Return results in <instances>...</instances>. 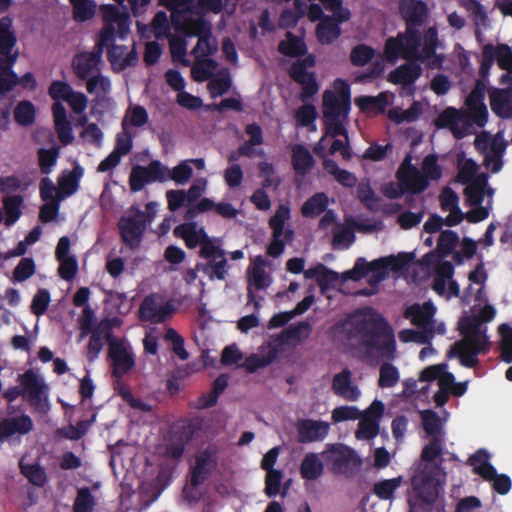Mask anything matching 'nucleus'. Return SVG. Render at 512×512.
I'll use <instances>...</instances> for the list:
<instances>
[{
  "label": "nucleus",
  "instance_id": "1",
  "mask_svg": "<svg viewBox=\"0 0 512 512\" xmlns=\"http://www.w3.org/2000/svg\"><path fill=\"white\" fill-rule=\"evenodd\" d=\"M424 430L431 437L424 447L421 462L413 476V497L410 499L411 512H443L441 497L446 482V473L439 465L444 438L443 423L431 410L421 412Z\"/></svg>",
  "mask_w": 512,
  "mask_h": 512
},
{
  "label": "nucleus",
  "instance_id": "2",
  "mask_svg": "<svg viewBox=\"0 0 512 512\" xmlns=\"http://www.w3.org/2000/svg\"><path fill=\"white\" fill-rule=\"evenodd\" d=\"M400 12L407 22V30L405 34L387 40L384 51L385 58L395 61L398 57H403L407 60L424 62L432 69L440 68L444 56L435 52L438 44L436 29H428L422 43L414 27L422 21L426 14L425 3L418 0H402Z\"/></svg>",
  "mask_w": 512,
  "mask_h": 512
},
{
  "label": "nucleus",
  "instance_id": "3",
  "mask_svg": "<svg viewBox=\"0 0 512 512\" xmlns=\"http://www.w3.org/2000/svg\"><path fill=\"white\" fill-rule=\"evenodd\" d=\"M351 95L349 85L337 79L333 88L323 95V121L325 133L315 145L314 151L324 159L340 152L344 159L351 156L346 126L349 122Z\"/></svg>",
  "mask_w": 512,
  "mask_h": 512
},
{
  "label": "nucleus",
  "instance_id": "4",
  "mask_svg": "<svg viewBox=\"0 0 512 512\" xmlns=\"http://www.w3.org/2000/svg\"><path fill=\"white\" fill-rule=\"evenodd\" d=\"M347 338L359 345L367 355L393 359L396 354L394 331L389 323L372 309L352 314L342 325Z\"/></svg>",
  "mask_w": 512,
  "mask_h": 512
},
{
  "label": "nucleus",
  "instance_id": "5",
  "mask_svg": "<svg viewBox=\"0 0 512 512\" xmlns=\"http://www.w3.org/2000/svg\"><path fill=\"white\" fill-rule=\"evenodd\" d=\"M495 316L496 309L492 305H474L471 313L460 319L462 339L450 347L447 356L457 358L465 367H474L478 363V355L486 353L490 348L485 323L492 321Z\"/></svg>",
  "mask_w": 512,
  "mask_h": 512
},
{
  "label": "nucleus",
  "instance_id": "6",
  "mask_svg": "<svg viewBox=\"0 0 512 512\" xmlns=\"http://www.w3.org/2000/svg\"><path fill=\"white\" fill-rule=\"evenodd\" d=\"M416 255L413 252H399L384 257H380L371 262L364 258H358L352 269L341 275L342 281L360 280L368 276V282L371 288L358 292L360 295L369 296L376 292L377 285L385 280L389 273L396 276L403 274L413 263Z\"/></svg>",
  "mask_w": 512,
  "mask_h": 512
},
{
  "label": "nucleus",
  "instance_id": "7",
  "mask_svg": "<svg viewBox=\"0 0 512 512\" xmlns=\"http://www.w3.org/2000/svg\"><path fill=\"white\" fill-rule=\"evenodd\" d=\"M458 181L466 184L465 195L472 209L466 218L470 222H479L486 219L492 208L493 189L487 186V176L478 172L479 167L475 161L465 154L458 157Z\"/></svg>",
  "mask_w": 512,
  "mask_h": 512
},
{
  "label": "nucleus",
  "instance_id": "8",
  "mask_svg": "<svg viewBox=\"0 0 512 512\" xmlns=\"http://www.w3.org/2000/svg\"><path fill=\"white\" fill-rule=\"evenodd\" d=\"M437 307L432 301L414 303L404 310L403 316L417 329L407 328L399 332V340L403 343L426 344L436 335L446 332V325L435 318Z\"/></svg>",
  "mask_w": 512,
  "mask_h": 512
},
{
  "label": "nucleus",
  "instance_id": "9",
  "mask_svg": "<svg viewBox=\"0 0 512 512\" xmlns=\"http://www.w3.org/2000/svg\"><path fill=\"white\" fill-rule=\"evenodd\" d=\"M411 161V156L407 155L398 169L399 187L391 184L384 188V193L388 197L397 198L404 192L420 193L428 187L430 180H438L442 175L434 155H427L424 158L421 170L413 166Z\"/></svg>",
  "mask_w": 512,
  "mask_h": 512
},
{
  "label": "nucleus",
  "instance_id": "10",
  "mask_svg": "<svg viewBox=\"0 0 512 512\" xmlns=\"http://www.w3.org/2000/svg\"><path fill=\"white\" fill-rule=\"evenodd\" d=\"M171 12L174 25H184L192 33L209 29V22L203 19L207 13L219 14L224 7L223 0H160Z\"/></svg>",
  "mask_w": 512,
  "mask_h": 512
},
{
  "label": "nucleus",
  "instance_id": "11",
  "mask_svg": "<svg viewBox=\"0 0 512 512\" xmlns=\"http://www.w3.org/2000/svg\"><path fill=\"white\" fill-rule=\"evenodd\" d=\"M325 9L332 13V16L322 18L323 12L318 4L307 6L301 0H294V5L298 14L307 13L311 21L320 20L316 28L318 40L322 44H330L341 34L339 25L350 19V11L341 5L340 0H321Z\"/></svg>",
  "mask_w": 512,
  "mask_h": 512
},
{
  "label": "nucleus",
  "instance_id": "12",
  "mask_svg": "<svg viewBox=\"0 0 512 512\" xmlns=\"http://www.w3.org/2000/svg\"><path fill=\"white\" fill-rule=\"evenodd\" d=\"M11 24L9 18L0 21V93L12 89L17 84L25 89L34 90L37 83L33 74L26 73L18 78L11 69L18 57V52L14 50L16 39L11 32Z\"/></svg>",
  "mask_w": 512,
  "mask_h": 512
},
{
  "label": "nucleus",
  "instance_id": "13",
  "mask_svg": "<svg viewBox=\"0 0 512 512\" xmlns=\"http://www.w3.org/2000/svg\"><path fill=\"white\" fill-rule=\"evenodd\" d=\"M484 81H478L466 99V112L457 115L451 132L457 138H462L471 133L472 125L484 126L488 118V110L484 104Z\"/></svg>",
  "mask_w": 512,
  "mask_h": 512
},
{
  "label": "nucleus",
  "instance_id": "14",
  "mask_svg": "<svg viewBox=\"0 0 512 512\" xmlns=\"http://www.w3.org/2000/svg\"><path fill=\"white\" fill-rule=\"evenodd\" d=\"M177 30L186 36H197L198 42L192 53L194 55V64L191 72L196 81L202 82L208 79L212 71L217 67V63L211 60L210 56L217 51V42L211 36V26L207 31L201 33H192L184 25H174Z\"/></svg>",
  "mask_w": 512,
  "mask_h": 512
},
{
  "label": "nucleus",
  "instance_id": "15",
  "mask_svg": "<svg viewBox=\"0 0 512 512\" xmlns=\"http://www.w3.org/2000/svg\"><path fill=\"white\" fill-rule=\"evenodd\" d=\"M420 381L436 382L438 390L433 396L436 406H443L450 395L462 396L467 391L468 381L456 383L455 377L448 371L447 364L432 365L424 369Z\"/></svg>",
  "mask_w": 512,
  "mask_h": 512
},
{
  "label": "nucleus",
  "instance_id": "16",
  "mask_svg": "<svg viewBox=\"0 0 512 512\" xmlns=\"http://www.w3.org/2000/svg\"><path fill=\"white\" fill-rule=\"evenodd\" d=\"M101 11L104 27L97 43L104 47L110 45L117 38L125 39L130 31L129 15L126 12H120L114 5H104Z\"/></svg>",
  "mask_w": 512,
  "mask_h": 512
},
{
  "label": "nucleus",
  "instance_id": "17",
  "mask_svg": "<svg viewBox=\"0 0 512 512\" xmlns=\"http://www.w3.org/2000/svg\"><path fill=\"white\" fill-rule=\"evenodd\" d=\"M497 62L498 66L505 70L500 83L502 85L512 83V50L504 44L492 45L487 44L482 50V60L480 65V74L483 79L488 77L493 63Z\"/></svg>",
  "mask_w": 512,
  "mask_h": 512
},
{
  "label": "nucleus",
  "instance_id": "18",
  "mask_svg": "<svg viewBox=\"0 0 512 512\" xmlns=\"http://www.w3.org/2000/svg\"><path fill=\"white\" fill-rule=\"evenodd\" d=\"M18 382L22 395L38 411L46 413L50 409L48 386L44 378L33 370L19 375Z\"/></svg>",
  "mask_w": 512,
  "mask_h": 512
},
{
  "label": "nucleus",
  "instance_id": "19",
  "mask_svg": "<svg viewBox=\"0 0 512 512\" xmlns=\"http://www.w3.org/2000/svg\"><path fill=\"white\" fill-rule=\"evenodd\" d=\"M476 148L485 154L484 164L487 169L493 173H497L502 169L504 155L507 148L503 133L499 131L494 136L487 132H483L475 139Z\"/></svg>",
  "mask_w": 512,
  "mask_h": 512
},
{
  "label": "nucleus",
  "instance_id": "20",
  "mask_svg": "<svg viewBox=\"0 0 512 512\" xmlns=\"http://www.w3.org/2000/svg\"><path fill=\"white\" fill-rule=\"evenodd\" d=\"M290 209L286 205H280L271 217L269 225L272 229L273 239L268 246V254L272 257L280 256L285 248V243L292 240L293 231L289 226Z\"/></svg>",
  "mask_w": 512,
  "mask_h": 512
},
{
  "label": "nucleus",
  "instance_id": "21",
  "mask_svg": "<svg viewBox=\"0 0 512 512\" xmlns=\"http://www.w3.org/2000/svg\"><path fill=\"white\" fill-rule=\"evenodd\" d=\"M103 48L97 43L92 51H82L74 55L71 67L77 78L85 81L101 71Z\"/></svg>",
  "mask_w": 512,
  "mask_h": 512
},
{
  "label": "nucleus",
  "instance_id": "22",
  "mask_svg": "<svg viewBox=\"0 0 512 512\" xmlns=\"http://www.w3.org/2000/svg\"><path fill=\"white\" fill-rule=\"evenodd\" d=\"M200 254L202 257L209 259L205 266V271L210 278L224 279L227 274V260L225 252L221 249L219 240L210 239L209 237L201 244Z\"/></svg>",
  "mask_w": 512,
  "mask_h": 512
},
{
  "label": "nucleus",
  "instance_id": "23",
  "mask_svg": "<svg viewBox=\"0 0 512 512\" xmlns=\"http://www.w3.org/2000/svg\"><path fill=\"white\" fill-rule=\"evenodd\" d=\"M321 455L326 465L334 472H346L360 463L355 451L344 444L327 445Z\"/></svg>",
  "mask_w": 512,
  "mask_h": 512
},
{
  "label": "nucleus",
  "instance_id": "24",
  "mask_svg": "<svg viewBox=\"0 0 512 512\" xmlns=\"http://www.w3.org/2000/svg\"><path fill=\"white\" fill-rule=\"evenodd\" d=\"M108 354L112 362L113 372L121 377L128 373L135 364L134 353L131 345L123 339H109Z\"/></svg>",
  "mask_w": 512,
  "mask_h": 512
},
{
  "label": "nucleus",
  "instance_id": "25",
  "mask_svg": "<svg viewBox=\"0 0 512 512\" xmlns=\"http://www.w3.org/2000/svg\"><path fill=\"white\" fill-rule=\"evenodd\" d=\"M167 181L166 166L159 161H152L148 166L133 167L129 183L132 191L137 192L144 188L148 183Z\"/></svg>",
  "mask_w": 512,
  "mask_h": 512
},
{
  "label": "nucleus",
  "instance_id": "26",
  "mask_svg": "<svg viewBox=\"0 0 512 512\" xmlns=\"http://www.w3.org/2000/svg\"><path fill=\"white\" fill-rule=\"evenodd\" d=\"M284 351L285 349L281 342H279L276 336H272L265 344L259 347L256 353L247 357L242 366L248 372H255L260 368L268 366Z\"/></svg>",
  "mask_w": 512,
  "mask_h": 512
},
{
  "label": "nucleus",
  "instance_id": "27",
  "mask_svg": "<svg viewBox=\"0 0 512 512\" xmlns=\"http://www.w3.org/2000/svg\"><path fill=\"white\" fill-rule=\"evenodd\" d=\"M384 413V404L374 400L371 405L362 412L355 436L358 440H371L378 435L379 423Z\"/></svg>",
  "mask_w": 512,
  "mask_h": 512
},
{
  "label": "nucleus",
  "instance_id": "28",
  "mask_svg": "<svg viewBox=\"0 0 512 512\" xmlns=\"http://www.w3.org/2000/svg\"><path fill=\"white\" fill-rule=\"evenodd\" d=\"M207 185L206 179H198L188 190H168L166 192L168 208L171 211H176L182 207L192 208V204L206 192Z\"/></svg>",
  "mask_w": 512,
  "mask_h": 512
},
{
  "label": "nucleus",
  "instance_id": "29",
  "mask_svg": "<svg viewBox=\"0 0 512 512\" xmlns=\"http://www.w3.org/2000/svg\"><path fill=\"white\" fill-rule=\"evenodd\" d=\"M428 272L435 273L433 289L437 294L447 299L458 296V284L452 279L453 266L450 262H443L441 264H431L425 266Z\"/></svg>",
  "mask_w": 512,
  "mask_h": 512
},
{
  "label": "nucleus",
  "instance_id": "30",
  "mask_svg": "<svg viewBox=\"0 0 512 512\" xmlns=\"http://www.w3.org/2000/svg\"><path fill=\"white\" fill-rule=\"evenodd\" d=\"M49 94L56 102H60V100L67 102L75 114H81L87 108L86 95L75 91L66 82L54 81L49 88Z\"/></svg>",
  "mask_w": 512,
  "mask_h": 512
},
{
  "label": "nucleus",
  "instance_id": "31",
  "mask_svg": "<svg viewBox=\"0 0 512 512\" xmlns=\"http://www.w3.org/2000/svg\"><path fill=\"white\" fill-rule=\"evenodd\" d=\"M269 263L262 257L257 256L247 268L248 296L253 300L254 291L268 288L272 282L270 271L267 270Z\"/></svg>",
  "mask_w": 512,
  "mask_h": 512
},
{
  "label": "nucleus",
  "instance_id": "32",
  "mask_svg": "<svg viewBox=\"0 0 512 512\" xmlns=\"http://www.w3.org/2000/svg\"><path fill=\"white\" fill-rule=\"evenodd\" d=\"M122 238L131 248L139 246L145 230L144 213L139 209L131 210L119 223Z\"/></svg>",
  "mask_w": 512,
  "mask_h": 512
},
{
  "label": "nucleus",
  "instance_id": "33",
  "mask_svg": "<svg viewBox=\"0 0 512 512\" xmlns=\"http://www.w3.org/2000/svg\"><path fill=\"white\" fill-rule=\"evenodd\" d=\"M459 242L458 235L450 230H444L441 232L438 238V244L436 251L426 254L421 264L423 266H430L431 264H441L447 262L444 257L451 254L456 245Z\"/></svg>",
  "mask_w": 512,
  "mask_h": 512
},
{
  "label": "nucleus",
  "instance_id": "34",
  "mask_svg": "<svg viewBox=\"0 0 512 512\" xmlns=\"http://www.w3.org/2000/svg\"><path fill=\"white\" fill-rule=\"evenodd\" d=\"M171 313V305L156 294L146 297L140 307L141 318L153 323L163 321Z\"/></svg>",
  "mask_w": 512,
  "mask_h": 512
},
{
  "label": "nucleus",
  "instance_id": "35",
  "mask_svg": "<svg viewBox=\"0 0 512 512\" xmlns=\"http://www.w3.org/2000/svg\"><path fill=\"white\" fill-rule=\"evenodd\" d=\"M314 63V57L309 56L303 63H295L290 69L291 77L303 88L302 98L310 97L318 91L314 74L306 70L307 66L312 67Z\"/></svg>",
  "mask_w": 512,
  "mask_h": 512
},
{
  "label": "nucleus",
  "instance_id": "36",
  "mask_svg": "<svg viewBox=\"0 0 512 512\" xmlns=\"http://www.w3.org/2000/svg\"><path fill=\"white\" fill-rule=\"evenodd\" d=\"M332 390L337 396L347 401H358L361 397V390L351 381V372L347 369L333 377Z\"/></svg>",
  "mask_w": 512,
  "mask_h": 512
},
{
  "label": "nucleus",
  "instance_id": "37",
  "mask_svg": "<svg viewBox=\"0 0 512 512\" xmlns=\"http://www.w3.org/2000/svg\"><path fill=\"white\" fill-rule=\"evenodd\" d=\"M33 421L26 414L0 419V434L9 438L14 435H26L33 429Z\"/></svg>",
  "mask_w": 512,
  "mask_h": 512
},
{
  "label": "nucleus",
  "instance_id": "38",
  "mask_svg": "<svg viewBox=\"0 0 512 512\" xmlns=\"http://www.w3.org/2000/svg\"><path fill=\"white\" fill-rule=\"evenodd\" d=\"M330 430V425L324 421L317 420H302L298 423V437L299 441L314 442L323 440Z\"/></svg>",
  "mask_w": 512,
  "mask_h": 512
},
{
  "label": "nucleus",
  "instance_id": "39",
  "mask_svg": "<svg viewBox=\"0 0 512 512\" xmlns=\"http://www.w3.org/2000/svg\"><path fill=\"white\" fill-rule=\"evenodd\" d=\"M108 59L114 71L120 72L133 66L138 61L134 48L128 49L121 45H112L108 50Z\"/></svg>",
  "mask_w": 512,
  "mask_h": 512
},
{
  "label": "nucleus",
  "instance_id": "40",
  "mask_svg": "<svg viewBox=\"0 0 512 512\" xmlns=\"http://www.w3.org/2000/svg\"><path fill=\"white\" fill-rule=\"evenodd\" d=\"M440 204L443 212H447L445 217L446 226H455L464 219V214L458 207V196L451 190L445 189L440 195Z\"/></svg>",
  "mask_w": 512,
  "mask_h": 512
},
{
  "label": "nucleus",
  "instance_id": "41",
  "mask_svg": "<svg viewBox=\"0 0 512 512\" xmlns=\"http://www.w3.org/2000/svg\"><path fill=\"white\" fill-rule=\"evenodd\" d=\"M55 129L59 140L64 144H70L74 140V134L70 122L67 120L66 109L61 102H55L52 107Z\"/></svg>",
  "mask_w": 512,
  "mask_h": 512
},
{
  "label": "nucleus",
  "instance_id": "42",
  "mask_svg": "<svg viewBox=\"0 0 512 512\" xmlns=\"http://www.w3.org/2000/svg\"><path fill=\"white\" fill-rule=\"evenodd\" d=\"M174 234L182 238L189 248L201 245L208 237L204 227L195 222H186L174 229Z\"/></svg>",
  "mask_w": 512,
  "mask_h": 512
},
{
  "label": "nucleus",
  "instance_id": "43",
  "mask_svg": "<svg viewBox=\"0 0 512 512\" xmlns=\"http://www.w3.org/2000/svg\"><path fill=\"white\" fill-rule=\"evenodd\" d=\"M85 87L89 94L93 95L97 101L109 100L112 91L111 80L100 72L85 80Z\"/></svg>",
  "mask_w": 512,
  "mask_h": 512
},
{
  "label": "nucleus",
  "instance_id": "44",
  "mask_svg": "<svg viewBox=\"0 0 512 512\" xmlns=\"http://www.w3.org/2000/svg\"><path fill=\"white\" fill-rule=\"evenodd\" d=\"M304 275L307 279H315L323 292L334 287L340 279L338 273L328 269L322 264L305 270Z\"/></svg>",
  "mask_w": 512,
  "mask_h": 512
},
{
  "label": "nucleus",
  "instance_id": "45",
  "mask_svg": "<svg viewBox=\"0 0 512 512\" xmlns=\"http://www.w3.org/2000/svg\"><path fill=\"white\" fill-rule=\"evenodd\" d=\"M309 333L310 325L308 323H300L298 325L290 326L276 337L286 350L287 348L298 345L308 337Z\"/></svg>",
  "mask_w": 512,
  "mask_h": 512
},
{
  "label": "nucleus",
  "instance_id": "46",
  "mask_svg": "<svg viewBox=\"0 0 512 512\" xmlns=\"http://www.w3.org/2000/svg\"><path fill=\"white\" fill-rule=\"evenodd\" d=\"M215 459L211 452L204 451L197 455L194 466L192 467L191 481L193 485H199L207 477L208 473L214 468Z\"/></svg>",
  "mask_w": 512,
  "mask_h": 512
},
{
  "label": "nucleus",
  "instance_id": "47",
  "mask_svg": "<svg viewBox=\"0 0 512 512\" xmlns=\"http://www.w3.org/2000/svg\"><path fill=\"white\" fill-rule=\"evenodd\" d=\"M492 111L502 118L512 116V90H495L490 95Z\"/></svg>",
  "mask_w": 512,
  "mask_h": 512
},
{
  "label": "nucleus",
  "instance_id": "48",
  "mask_svg": "<svg viewBox=\"0 0 512 512\" xmlns=\"http://www.w3.org/2000/svg\"><path fill=\"white\" fill-rule=\"evenodd\" d=\"M208 79L210 80L208 90L213 98L222 96L231 86L230 74L225 68L217 69L216 67Z\"/></svg>",
  "mask_w": 512,
  "mask_h": 512
},
{
  "label": "nucleus",
  "instance_id": "49",
  "mask_svg": "<svg viewBox=\"0 0 512 512\" xmlns=\"http://www.w3.org/2000/svg\"><path fill=\"white\" fill-rule=\"evenodd\" d=\"M421 67L416 63H407L389 74V80L395 84L410 85L421 75Z\"/></svg>",
  "mask_w": 512,
  "mask_h": 512
},
{
  "label": "nucleus",
  "instance_id": "50",
  "mask_svg": "<svg viewBox=\"0 0 512 512\" xmlns=\"http://www.w3.org/2000/svg\"><path fill=\"white\" fill-rule=\"evenodd\" d=\"M292 165L298 175L307 174L314 165L310 151L302 145L292 146Z\"/></svg>",
  "mask_w": 512,
  "mask_h": 512
},
{
  "label": "nucleus",
  "instance_id": "51",
  "mask_svg": "<svg viewBox=\"0 0 512 512\" xmlns=\"http://www.w3.org/2000/svg\"><path fill=\"white\" fill-rule=\"evenodd\" d=\"M323 458L316 453H307L302 460L300 473L304 479L316 480L323 473Z\"/></svg>",
  "mask_w": 512,
  "mask_h": 512
},
{
  "label": "nucleus",
  "instance_id": "52",
  "mask_svg": "<svg viewBox=\"0 0 512 512\" xmlns=\"http://www.w3.org/2000/svg\"><path fill=\"white\" fill-rule=\"evenodd\" d=\"M490 455L486 450H478L469 459L473 471L480 475L484 480L490 479L495 472V468L489 462Z\"/></svg>",
  "mask_w": 512,
  "mask_h": 512
},
{
  "label": "nucleus",
  "instance_id": "53",
  "mask_svg": "<svg viewBox=\"0 0 512 512\" xmlns=\"http://www.w3.org/2000/svg\"><path fill=\"white\" fill-rule=\"evenodd\" d=\"M487 280V273L483 265H478L474 270L468 274L469 286L467 288L470 295L475 294L476 300L482 299V292L485 282Z\"/></svg>",
  "mask_w": 512,
  "mask_h": 512
},
{
  "label": "nucleus",
  "instance_id": "54",
  "mask_svg": "<svg viewBox=\"0 0 512 512\" xmlns=\"http://www.w3.org/2000/svg\"><path fill=\"white\" fill-rule=\"evenodd\" d=\"M148 121V114L141 106H131L124 116L122 126L123 130L130 131L132 127H141Z\"/></svg>",
  "mask_w": 512,
  "mask_h": 512
},
{
  "label": "nucleus",
  "instance_id": "55",
  "mask_svg": "<svg viewBox=\"0 0 512 512\" xmlns=\"http://www.w3.org/2000/svg\"><path fill=\"white\" fill-rule=\"evenodd\" d=\"M422 104L414 102L408 109L402 110L395 108L389 111V118L395 123L413 122L419 118L422 113Z\"/></svg>",
  "mask_w": 512,
  "mask_h": 512
},
{
  "label": "nucleus",
  "instance_id": "56",
  "mask_svg": "<svg viewBox=\"0 0 512 512\" xmlns=\"http://www.w3.org/2000/svg\"><path fill=\"white\" fill-rule=\"evenodd\" d=\"M323 167L327 173L334 176V178L343 186L353 187L357 182L356 177L352 173L340 169L338 165L330 159H324Z\"/></svg>",
  "mask_w": 512,
  "mask_h": 512
},
{
  "label": "nucleus",
  "instance_id": "57",
  "mask_svg": "<svg viewBox=\"0 0 512 512\" xmlns=\"http://www.w3.org/2000/svg\"><path fill=\"white\" fill-rule=\"evenodd\" d=\"M328 197L324 193H317L310 197L302 206V214L305 217H315L322 213L328 206Z\"/></svg>",
  "mask_w": 512,
  "mask_h": 512
},
{
  "label": "nucleus",
  "instance_id": "58",
  "mask_svg": "<svg viewBox=\"0 0 512 512\" xmlns=\"http://www.w3.org/2000/svg\"><path fill=\"white\" fill-rule=\"evenodd\" d=\"M167 172V180H173L175 183L179 185L186 184L193 174V168L190 165L189 160L181 161L177 166L173 169H169L166 167Z\"/></svg>",
  "mask_w": 512,
  "mask_h": 512
},
{
  "label": "nucleus",
  "instance_id": "59",
  "mask_svg": "<svg viewBox=\"0 0 512 512\" xmlns=\"http://www.w3.org/2000/svg\"><path fill=\"white\" fill-rule=\"evenodd\" d=\"M60 151L57 146L41 148L38 151L39 166L44 174H49L57 163Z\"/></svg>",
  "mask_w": 512,
  "mask_h": 512
},
{
  "label": "nucleus",
  "instance_id": "60",
  "mask_svg": "<svg viewBox=\"0 0 512 512\" xmlns=\"http://www.w3.org/2000/svg\"><path fill=\"white\" fill-rule=\"evenodd\" d=\"M20 468L23 475L36 486H43L46 483V474L38 464H26L24 459L20 461Z\"/></svg>",
  "mask_w": 512,
  "mask_h": 512
},
{
  "label": "nucleus",
  "instance_id": "61",
  "mask_svg": "<svg viewBox=\"0 0 512 512\" xmlns=\"http://www.w3.org/2000/svg\"><path fill=\"white\" fill-rule=\"evenodd\" d=\"M500 335L501 358L506 363L512 362V328L507 324H501L498 328Z\"/></svg>",
  "mask_w": 512,
  "mask_h": 512
},
{
  "label": "nucleus",
  "instance_id": "62",
  "mask_svg": "<svg viewBox=\"0 0 512 512\" xmlns=\"http://www.w3.org/2000/svg\"><path fill=\"white\" fill-rule=\"evenodd\" d=\"M279 50L288 56H299L305 53L306 46L301 38L287 33L286 39L279 44Z\"/></svg>",
  "mask_w": 512,
  "mask_h": 512
},
{
  "label": "nucleus",
  "instance_id": "63",
  "mask_svg": "<svg viewBox=\"0 0 512 512\" xmlns=\"http://www.w3.org/2000/svg\"><path fill=\"white\" fill-rule=\"evenodd\" d=\"M22 198L20 196H9L4 199L5 223L13 225L21 216Z\"/></svg>",
  "mask_w": 512,
  "mask_h": 512
},
{
  "label": "nucleus",
  "instance_id": "64",
  "mask_svg": "<svg viewBox=\"0 0 512 512\" xmlns=\"http://www.w3.org/2000/svg\"><path fill=\"white\" fill-rule=\"evenodd\" d=\"M354 233L352 229L344 225H336L333 234V245L338 249H346L354 242Z\"/></svg>",
  "mask_w": 512,
  "mask_h": 512
}]
</instances>
